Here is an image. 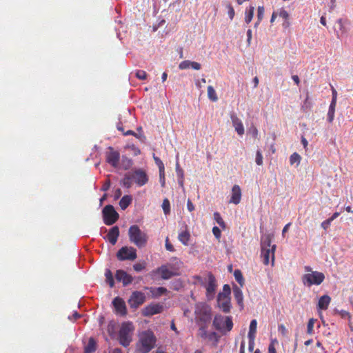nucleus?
I'll use <instances>...</instances> for the list:
<instances>
[{"mask_svg": "<svg viewBox=\"0 0 353 353\" xmlns=\"http://www.w3.org/2000/svg\"><path fill=\"white\" fill-rule=\"evenodd\" d=\"M156 336L150 330L143 332L139 335L137 347L141 353H148L155 346Z\"/></svg>", "mask_w": 353, "mask_h": 353, "instance_id": "obj_1", "label": "nucleus"}, {"mask_svg": "<svg viewBox=\"0 0 353 353\" xmlns=\"http://www.w3.org/2000/svg\"><path fill=\"white\" fill-rule=\"evenodd\" d=\"M128 236L130 241L138 248L144 247L148 242V236L147 234L141 231L137 225H133L130 227Z\"/></svg>", "mask_w": 353, "mask_h": 353, "instance_id": "obj_2", "label": "nucleus"}, {"mask_svg": "<svg viewBox=\"0 0 353 353\" xmlns=\"http://www.w3.org/2000/svg\"><path fill=\"white\" fill-rule=\"evenodd\" d=\"M194 314L196 320L200 325H207L211 321V307L205 303H199L196 304Z\"/></svg>", "mask_w": 353, "mask_h": 353, "instance_id": "obj_3", "label": "nucleus"}, {"mask_svg": "<svg viewBox=\"0 0 353 353\" xmlns=\"http://www.w3.org/2000/svg\"><path fill=\"white\" fill-rule=\"evenodd\" d=\"M230 287L229 285L225 284L223 285V292H220L217 296L218 306L225 313H228L230 312Z\"/></svg>", "mask_w": 353, "mask_h": 353, "instance_id": "obj_4", "label": "nucleus"}, {"mask_svg": "<svg viewBox=\"0 0 353 353\" xmlns=\"http://www.w3.org/2000/svg\"><path fill=\"white\" fill-rule=\"evenodd\" d=\"M134 326L132 323L128 322L122 324L119 332V341L123 347H128L132 341Z\"/></svg>", "mask_w": 353, "mask_h": 353, "instance_id": "obj_5", "label": "nucleus"}, {"mask_svg": "<svg viewBox=\"0 0 353 353\" xmlns=\"http://www.w3.org/2000/svg\"><path fill=\"white\" fill-rule=\"evenodd\" d=\"M213 325L216 330L223 332L230 331L233 327V322L231 316H223L217 314L214 316Z\"/></svg>", "mask_w": 353, "mask_h": 353, "instance_id": "obj_6", "label": "nucleus"}, {"mask_svg": "<svg viewBox=\"0 0 353 353\" xmlns=\"http://www.w3.org/2000/svg\"><path fill=\"white\" fill-rule=\"evenodd\" d=\"M103 222L107 225H113L119 219V215L112 205H107L102 210Z\"/></svg>", "mask_w": 353, "mask_h": 353, "instance_id": "obj_7", "label": "nucleus"}, {"mask_svg": "<svg viewBox=\"0 0 353 353\" xmlns=\"http://www.w3.org/2000/svg\"><path fill=\"white\" fill-rule=\"evenodd\" d=\"M325 279V275L322 272L313 271L311 273L305 274L302 277L304 285L311 286L312 285H320Z\"/></svg>", "mask_w": 353, "mask_h": 353, "instance_id": "obj_8", "label": "nucleus"}, {"mask_svg": "<svg viewBox=\"0 0 353 353\" xmlns=\"http://www.w3.org/2000/svg\"><path fill=\"white\" fill-rule=\"evenodd\" d=\"M117 257L119 261H134L137 259V250L133 247L123 246L117 253Z\"/></svg>", "mask_w": 353, "mask_h": 353, "instance_id": "obj_9", "label": "nucleus"}, {"mask_svg": "<svg viewBox=\"0 0 353 353\" xmlns=\"http://www.w3.org/2000/svg\"><path fill=\"white\" fill-rule=\"evenodd\" d=\"M130 176L133 179L134 183L139 187L145 185L148 181L149 177L146 172L141 168L135 169L130 172Z\"/></svg>", "mask_w": 353, "mask_h": 353, "instance_id": "obj_10", "label": "nucleus"}, {"mask_svg": "<svg viewBox=\"0 0 353 353\" xmlns=\"http://www.w3.org/2000/svg\"><path fill=\"white\" fill-rule=\"evenodd\" d=\"M145 301V296L143 292L139 291L133 292L128 300L130 306L132 308H137Z\"/></svg>", "mask_w": 353, "mask_h": 353, "instance_id": "obj_11", "label": "nucleus"}, {"mask_svg": "<svg viewBox=\"0 0 353 353\" xmlns=\"http://www.w3.org/2000/svg\"><path fill=\"white\" fill-rule=\"evenodd\" d=\"M120 159V154L113 148L109 147L108 151L105 153V160L108 163L114 168H117Z\"/></svg>", "mask_w": 353, "mask_h": 353, "instance_id": "obj_12", "label": "nucleus"}, {"mask_svg": "<svg viewBox=\"0 0 353 353\" xmlns=\"http://www.w3.org/2000/svg\"><path fill=\"white\" fill-rule=\"evenodd\" d=\"M275 250L276 245H272L271 248L268 249H261V256L263 259V263L265 265H268L270 263V259L272 260V265H274V258H275Z\"/></svg>", "mask_w": 353, "mask_h": 353, "instance_id": "obj_13", "label": "nucleus"}, {"mask_svg": "<svg viewBox=\"0 0 353 353\" xmlns=\"http://www.w3.org/2000/svg\"><path fill=\"white\" fill-rule=\"evenodd\" d=\"M112 304L117 314L125 316L127 314L125 303L123 299L119 296H117L112 301Z\"/></svg>", "mask_w": 353, "mask_h": 353, "instance_id": "obj_14", "label": "nucleus"}, {"mask_svg": "<svg viewBox=\"0 0 353 353\" xmlns=\"http://www.w3.org/2000/svg\"><path fill=\"white\" fill-rule=\"evenodd\" d=\"M116 279L121 282L123 286H127L133 281V277L123 270H118L115 274Z\"/></svg>", "mask_w": 353, "mask_h": 353, "instance_id": "obj_15", "label": "nucleus"}, {"mask_svg": "<svg viewBox=\"0 0 353 353\" xmlns=\"http://www.w3.org/2000/svg\"><path fill=\"white\" fill-rule=\"evenodd\" d=\"M163 307L159 303L150 304L143 310V314L145 316H152L162 312Z\"/></svg>", "mask_w": 353, "mask_h": 353, "instance_id": "obj_16", "label": "nucleus"}, {"mask_svg": "<svg viewBox=\"0 0 353 353\" xmlns=\"http://www.w3.org/2000/svg\"><path fill=\"white\" fill-rule=\"evenodd\" d=\"M216 279L214 275L212 273H209L208 274V282L205 286L206 288V295L209 299H212L214 296V294L216 291Z\"/></svg>", "mask_w": 353, "mask_h": 353, "instance_id": "obj_17", "label": "nucleus"}, {"mask_svg": "<svg viewBox=\"0 0 353 353\" xmlns=\"http://www.w3.org/2000/svg\"><path fill=\"white\" fill-rule=\"evenodd\" d=\"M161 265L157 270V272L160 274L163 279H169L172 276L176 275V273L173 270L172 266L170 265Z\"/></svg>", "mask_w": 353, "mask_h": 353, "instance_id": "obj_18", "label": "nucleus"}, {"mask_svg": "<svg viewBox=\"0 0 353 353\" xmlns=\"http://www.w3.org/2000/svg\"><path fill=\"white\" fill-rule=\"evenodd\" d=\"M230 119L232 123V125L234 127L237 134L240 136L244 134L245 130L242 121L235 114H232L230 116Z\"/></svg>", "mask_w": 353, "mask_h": 353, "instance_id": "obj_19", "label": "nucleus"}, {"mask_svg": "<svg viewBox=\"0 0 353 353\" xmlns=\"http://www.w3.org/2000/svg\"><path fill=\"white\" fill-rule=\"evenodd\" d=\"M241 199V190L238 185H234L232 188V195L230 199V203L234 204H239Z\"/></svg>", "mask_w": 353, "mask_h": 353, "instance_id": "obj_20", "label": "nucleus"}, {"mask_svg": "<svg viewBox=\"0 0 353 353\" xmlns=\"http://www.w3.org/2000/svg\"><path fill=\"white\" fill-rule=\"evenodd\" d=\"M119 236V229L118 226L112 227L107 234V240L112 245H115Z\"/></svg>", "mask_w": 353, "mask_h": 353, "instance_id": "obj_21", "label": "nucleus"}, {"mask_svg": "<svg viewBox=\"0 0 353 353\" xmlns=\"http://www.w3.org/2000/svg\"><path fill=\"white\" fill-rule=\"evenodd\" d=\"M331 302V298L328 295H323L320 297L318 302V309L321 310H325L328 308V306Z\"/></svg>", "mask_w": 353, "mask_h": 353, "instance_id": "obj_22", "label": "nucleus"}, {"mask_svg": "<svg viewBox=\"0 0 353 353\" xmlns=\"http://www.w3.org/2000/svg\"><path fill=\"white\" fill-rule=\"evenodd\" d=\"M233 293L234 296V299H236L238 305L243 308V295L242 290L238 288L235 287L233 289Z\"/></svg>", "mask_w": 353, "mask_h": 353, "instance_id": "obj_23", "label": "nucleus"}, {"mask_svg": "<svg viewBox=\"0 0 353 353\" xmlns=\"http://www.w3.org/2000/svg\"><path fill=\"white\" fill-rule=\"evenodd\" d=\"M178 239L184 245H188L189 241L190 239V234L187 228L185 230L179 232Z\"/></svg>", "mask_w": 353, "mask_h": 353, "instance_id": "obj_24", "label": "nucleus"}, {"mask_svg": "<svg viewBox=\"0 0 353 353\" xmlns=\"http://www.w3.org/2000/svg\"><path fill=\"white\" fill-rule=\"evenodd\" d=\"M272 236L270 234H265L261 237V249H268L272 248Z\"/></svg>", "mask_w": 353, "mask_h": 353, "instance_id": "obj_25", "label": "nucleus"}, {"mask_svg": "<svg viewBox=\"0 0 353 353\" xmlns=\"http://www.w3.org/2000/svg\"><path fill=\"white\" fill-rule=\"evenodd\" d=\"M154 297H159L167 292V289L163 287L151 288L150 289Z\"/></svg>", "mask_w": 353, "mask_h": 353, "instance_id": "obj_26", "label": "nucleus"}, {"mask_svg": "<svg viewBox=\"0 0 353 353\" xmlns=\"http://www.w3.org/2000/svg\"><path fill=\"white\" fill-rule=\"evenodd\" d=\"M132 196L130 195L123 196L119 201V205L122 210H125L132 202Z\"/></svg>", "mask_w": 353, "mask_h": 353, "instance_id": "obj_27", "label": "nucleus"}, {"mask_svg": "<svg viewBox=\"0 0 353 353\" xmlns=\"http://www.w3.org/2000/svg\"><path fill=\"white\" fill-rule=\"evenodd\" d=\"M254 7L252 6H250L246 10H245V22L247 23V24H249L252 19H253V16H254Z\"/></svg>", "mask_w": 353, "mask_h": 353, "instance_id": "obj_28", "label": "nucleus"}, {"mask_svg": "<svg viewBox=\"0 0 353 353\" xmlns=\"http://www.w3.org/2000/svg\"><path fill=\"white\" fill-rule=\"evenodd\" d=\"M257 321L256 319L251 321L249 327L248 338H255L256 333Z\"/></svg>", "mask_w": 353, "mask_h": 353, "instance_id": "obj_29", "label": "nucleus"}, {"mask_svg": "<svg viewBox=\"0 0 353 353\" xmlns=\"http://www.w3.org/2000/svg\"><path fill=\"white\" fill-rule=\"evenodd\" d=\"M336 105V102L331 101L327 112V121L329 123H332L334 120Z\"/></svg>", "mask_w": 353, "mask_h": 353, "instance_id": "obj_30", "label": "nucleus"}, {"mask_svg": "<svg viewBox=\"0 0 353 353\" xmlns=\"http://www.w3.org/2000/svg\"><path fill=\"white\" fill-rule=\"evenodd\" d=\"M96 350V342L93 338H90L88 345L85 347V353H92Z\"/></svg>", "mask_w": 353, "mask_h": 353, "instance_id": "obj_31", "label": "nucleus"}, {"mask_svg": "<svg viewBox=\"0 0 353 353\" xmlns=\"http://www.w3.org/2000/svg\"><path fill=\"white\" fill-rule=\"evenodd\" d=\"M134 183L132 176H130V172L125 174L124 178L122 180L123 185L126 188H130Z\"/></svg>", "mask_w": 353, "mask_h": 353, "instance_id": "obj_32", "label": "nucleus"}, {"mask_svg": "<svg viewBox=\"0 0 353 353\" xmlns=\"http://www.w3.org/2000/svg\"><path fill=\"white\" fill-rule=\"evenodd\" d=\"M208 97L213 102L218 101V97L216 92L212 85L208 87Z\"/></svg>", "mask_w": 353, "mask_h": 353, "instance_id": "obj_33", "label": "nucleus"}, {"mask_svg": "<svg viewBox=\"0 0 353 353\" xmlns=\"http://www.w3.org/2000/svg\"><path fill=\"white\" fill-rule=\"evenodd\" d=\"M301 157L297 152H294L290 157V163L291 165L296 164L299 166L301 163Z\"/></svg>", "mask_w": 353, "mask_h": 353, "instance_id": "obj_34", "label": "nucleus"}, {"mask_svg": "<svg viewBox=\"0 0 353 353\" xmlns=\"http://www.w3.org/2000/svg\"><path fill=\"white\" fill-rule=\"evenodd\" d=\"M105 279L107 283L109 284L110 288L114 287V281L113 279V275L110 270L107 269L105 272Z\"/></svg>", "mask_w": 353, "mask_h": 353, "instance_id": "obj_35", "label": "nucleus"}, {"mask_svg": "<svg viewBox=\"0 0 353 353\" xmlns=\"http://www.w3.org/2000/svg\"><path fill=\"white\" fill-rule=\"evenodd\" d=\"M154 160L155 161V163L157 164V165L159 168V175L163 176V175L164 174V172H165V168H164V164H163V161L159 157H155L154 155Z\"/></svg>", "mask_w": 353, "mask_h": 353, "instance_id": "obj_36", "label": "nucleus"}, {"mask_svg": "<svg viewBox=\"0 0 353 353\" xmlns=\"http://www.w3.org/2000/svg\"><path fill=\"white\" fill-rule=\"evenodd\" d=\"M234 276L239 285L243 286L244 283V279L241 271L240 270H235L234 272Z\"/></svg>", "mask_w": 353, "mask_h": 353, "instance_id": "obj_37", "label": "nucleus"}, {"mask_svg": "<svg viewBox=\"0 0 353 353\" xmlns=\"http://www.w3.org/2000/svg\"><path fill=\"white\" fill-rule=\"evenodd\" d=\"M214 216V219L216 221V222L220 225V227H221L223 230L225 229V223L224 222V221L223 220L221 214L216 212L214 213L213 214Z\"/></svg>", "mask_w": 353, "mask_h": 353, "instance_id": "obj_38", "label": "nucleus"}, {"mask_svg": "<svg viewBox=\"0 0 353 353\" xmlns=\"http://www.w3.org/2000/svg\"><path fill=\"white\" fill-rule=\"evenodd\" d=\"M316 320L314 319H310L308 321L307 325V332L309 334H312L314 332V323Z\"/></svg>", "mask_w": 353, "mask_h": 353, "instance_id": "obj_39", "label": "nucleus"}, {"mask_svg": "<svg viewBox=\"0 0 353 353\" xmlns=\"http://www.w3.org/2000/svg\"><path fill=\"white\" fill-rule=\"evenodd\" d=\"M162 208L163 210V212L165 214H168L170 213V201L168 199H165L163 201V203H162Z\"/></svg>", "mask_w": 353, "mask_h": 353, "instance_id": "obj_40", "label": "nucleus"}, {"mask_svg": "<svg viewBox=\"0 0 353 353\" xmlns=\"http://www.w3.org/2000/svg\"><path fill=\"white\" fill-rule=\"evenodd\" d=\"M226 8L228 9V14L230 19L231 20H232L234 17L235 12H234V10L232 4L230 3H227Z\"/></svg>", "mask_w": 353, "mask_h": 353, "instance_id": "obj_41", "label": "nucleus"}, {"mask_svg": "<svg viewBox=\"0 0 353 353\" xmlns=\"http://www.w3.org/2000/svg\"><path fill=\"white\" fill-rule=\"evenodd\" d=\"M206 327L207 325L201 324V327L199 328V335L203 339H206L208 336Z\"/></svg>", "mask_w": 353, "mask_h": 353, "instance_id": "obj_42", "label": "nucleus"}, {"mask_svg": "<svg viewBox=\"0 0 353 353\" xmlns=\"http://www.w3.org/2000/svg\"><path fill=\"white\" fill-rule=\"evenodd\" d=\"M135 76L140 80H145L147 78V73L144 70H137Z\"/></svg>", "mask_w": 353, "mask_h": 353, "instance_id": "obj_43", "label": "nucleus"}, {"mask_svg": "<svg viewBox=\"0 0 353 353\" xmlns=\"http://www.w3.org/2000/svg\"><path fill=\"white\" fill-rule=\"evenodd\" d=\"M278 330L279 333L283 336V337H288V331L285 326L283 324H281L278 327Z\"/></svg>", "mask_w": 353, "mask_h": 353, "instance_id": "obj_44", "label": "nucleus"}, {"mask_svg": "<svg viewBox=\"0 0 353 353\" xmlns=\"http://www.w3.org/2000/svg\"><path fill=\"white\" fill-rule=\"evenodd\" d=\"M191 61L185 60L180 63L179 68L180 70H185L190 68Z\"/></svg>", "mask_w": 353, "mask_h": 353, "instance_id": "obj_45", "label": "nucleus"}, {"mask_svg": "<svg viewBox=\"0 0 353 353\" xmlns=\"http://www.w3.org/2000/svg\"><path fill=\"white\" fill-rule=\"evenodd\" d=\"M277 14L283 18L284 20L285 19H289V14L288 12L284 10V9H280L278 12H277Z\"/></svg>", "mask_w": 353, "mask_h": 353, "instance_id": "obj_46", "label": "nucleus"}, {"mask_svg": "<svg viewBox=\"0 0 353 353\" xmlns=\"http://www.w3.org/2000/svg\"><path fill=\"white\" fill-rule=\"evenodd\" d=\"M256 163L259 165H263V155L260 150H257L256 154Z\"/></svg>", "mask_w": 353, "mask_h": 353, "instance_id": "obj_47", "label": "nucleus"}, {"mask_svg": "<svg viewBox=\"0 0 353 353\" xmlns=\"http://www.w3.org/2000/svg\"><path fill=\"white\" fill-rule=\"evenodd\" d=\"M212 233L216 239L219 240L221 236V230L217 226H214L212 228Z\"/></svg>", "mask_w": 353, "mask_h": 353, "instance_id": "obj_48", "label": "nucleus"}, {"mask_svg": "<svg viewBox=\"0 0 353 353\" xmlns=\"http://www.w3.org/2000/svg\"><path fill=\"white\" fill-rule=\"evenodd\" d=\"M264 16V8L263 6H259L257 9V19L259 21L262 20Z\"/></svg>", "mask_w": 353, "mask_h": 353, "instance_id": "obj_49", "label": "nucleus"}, {"mask_svg": "<svg viewBox=\"0 0 353 353\" xmlns=\"http://www.w3.org/2000/svg\"><path fill=\"white\" fill-rule=\"evenodd\" d=\"M176 173L178 178L184 177L183 170L180 168L179 162H177L176 164Z\"/></svg>", "mask_w": 353, "mask_h": 353, "instance_id": "obj_50", "label": "nucleus"}, {"mask_svg": "<svg viewBox=\"0 0 353 353\" xmlns=\"http://www.w3.org/2000/svg\"><path fill=\"white\" fill-rule=\"evenodd\" d=\"M165 248L167 250H168L170 252L174 251V248L173 245L170 243L168 237H167L165 239Z\"/></svg>", "mask_w": 353, "mask_h": 353, "instance_id": "obj_51", "label": "nucleus"}, {"mask_svg": "<svg viewBox=\"0 0 353 353\" xmlns=\"http://www.w3.org/2000/svg\"><path fill=\"white\" fill-rule=\"evenodd\" d=\"M133 268L136 272H141L145 268V265L142 263H136L133 265Z\"/></svg>", "mask_w": 353, "mask_h": 353, "instance_id": "obj_52", "label": "nucleus"}, {"mask_svg": "<svg viewBox=\"0 0 353 353\" xmlns=\"http://www.w3.org/2000/svg\"><path fill=\"white\" fill-rule=\"evenodd\" d=\"M110 188V180H107L103 185L102 188H101V190L103 191V192H106L108 191Z\"/></svg>", "mask_w": 353, "mask_h": 353, "instance_id": "obj_53", "label": "nucleus"}, {"mask_svg": "<svg viewBox=\"0 0 353 353\" xmlns=\"http://www.w3.org/2000/svg\"><path fill=\"white\" fill-rule=\"evenodd\" d=\"M254 339L255 338H249V346L248 350L250 352H253L254 347Z\"/></svg>", "mask_w": 353, "mask_h": 353, "instance_id": "obj_54", "label": "nucleus"}, {"mask_svg": "<svg viewBox=\"0 0 353 353\" xmlns=\"http://www.w3.org/2000/svg\"><path fill=\"white\" fill-rule=\"evenodd\" d=\"M331 223H332V222L330 221V220H329V219H326L325 221H323V222L321 223V227H322L324 230H327V229L330 227V225Z\"/></svg>", "mask_w": 353, "mask_h": 353, "instance_id": "obj_55", "label": "nucleus"}, {"mask_svg": "<svg viewBox=\"0 0 353 353\" xmlns=\"http://www.w3.org/2000/svg\"><path fill=\"white\" fill-rule=\"evenodd\" d=\"M190 67L194 70H199L201 69V64L198 62L191 61Z\"/></svg>", "mask_w": 353, "mask_h": 353, "instance_id": "obj_56", "label": "nucleus"}, {"mask_svg": "<svg viewBox=\"0 0 353 353\" xmlns=\"http://www.w3.org/2000/svg\"><path fill=\"white\" fill-rule=\"evenodd\" d=\"M331 87H332V101L336 102L337 92L333 86H331Z\"/></svg>", "mask_w": 353, "mask_h": 353, "instance_id": "obj_57", "label": "nucleus"}, {"mask_svg": "<svg viewBox=\"0 0 353 353\" xmlns=\"http://www.w3.org/2000/svg\"><path fill=\"white\" fill-rule=\"evenodd\" d=\"M187 208L190 212H192L194 210V205L190 199H188L187 201Z\"/></svg>", "mask_w": 353, "mask_h": 353, "instance_id": "obj_58", "label": "nucleus"}, {"mask_svg": "<svg viewBox=\"0 0 353 353\" xmlns=\"http://www.w3.org/2000/svg\"><path fill=\"white\" fill-rule=\"evenodd\" d=\"M250 132L254 138H257L258 137V130L256 127H252L250 130Z\"/></svg>", "mask_w": 353, "mask_h": 353, "instance_id": "obj_59", "label": "nucleus"}, {"mask_svg": "<svg viewBox=\"0 0 353 353\" xmlns=\"http://www.w3.org/2000/svg\"><path fill=\"white\" fill-rule=\"evenodd\" d=\"M80 317H81V315L77 312H74L73 313L72 316H69L68 319L72 321L73 319L74 320H77V319H78Z\"/></svg>", "mask_w": 353, "mask_h": 353, "instance_id": "obj_60", "label": "nucleus"}, {"mask_svg": "<svg viewBox=\"0 0 353 353\" xmlns=\"http://www.w3.org/2000/svg\"><path fill=\"white\" fill-rule=\"evenodd\" d=\"M247 37H248L247 41H248V45H250L251 39H252V30L251 29L248 30Z\"/></svg>", "mask_w": 353, "mask_h": 353, "instance_id": "obj_61", "label": "nucleus"}, {"mask_svg": "<svg viewBox=\"0 0 353 353\" xmlns=\"http://www.w3.org/2000/svg\"><path fill=\"white\" fill-rule=\"evenodd\" d=\"M268 353H276V348L273 344L269 345Z\"/></svg>", "mask_w": 353, "mask_h": 353, "instance_id": "obj_62", "label": "nucleus"}, {"mask_svg": "<svg viewBox=\"0 0 353 353\" xmlns=\"http://www.w3.org/2000/svg\"><path fill=\"white\" fill-rule=\"evenodd\" d=\"M341 314L342 317H343V318H346V317H347L349 319L350 318V314L345 310H341Z\"/></svg>", "mask_w": 353, "mask_h": 353, "instance_id": "obj_63", "label": "nucleus"}, {"mask_svg": "<svg viewBox=\"0 0 353 353\" xmlns=\"http://www.w3.org/2000/svg\"><path fill=\"white\" fill-rule=\"evenodd\" d=\"M340 215V213L338 212H334L331 217H330L328 219L330 220L331 222H332L335 219H336Z\"/></svg>", "mask_w": 353, "mask_h": 353, "instance_id": "obj_64", "label": "nucleus"}]
</instances>
